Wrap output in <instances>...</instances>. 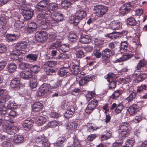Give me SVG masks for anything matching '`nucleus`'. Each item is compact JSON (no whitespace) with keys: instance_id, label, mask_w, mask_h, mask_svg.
<instances>
[{"instance_id":"1","label":"nucleus","mask_w":147,"mask_h":147,"mask_svg":"<svg viewBox=\"0 0 147 147\" xmlns=\"http://www.w3.org/2000/svg\"><path fill=\"white\" fill-rule=\"evenodd\" d=\"M87 15L86 11L82 9H79L70 18L69 22L75 26L77 25L80 21L85 18Z\"/></svg>"},{"instance_id":"2","label":"nucleus","mask_w":147,"mask_h":147,"mask_svg":"<svg viewBox=\"0 0 147 147\" xmlns=\"http://www.w3.org/2000/svg\"><path fill=\"white\" fill-rule=\"evenodd\" d=\"M108 7L102 5H96L94 6V12L98 17H102L105 15L108 10Z\"/></svg>"},{"instance_id":"3","label":"nucleus","mask_w":147,"mask_h":147,"mask_svg":"<svg viewBox=\"0 0 147 147\" xmlns=\"http://www.w3.org/2000/svg\"><path fill=\"white\" fill-rule=\"evenodd\" d=\"M35 38L38 42L43 43L48 39V35L45 31H37L35 33Z\"/></svg>"},{"instance_id":"4","label":"nucleus","mask_w":147,"mask_h":147,"mask_svg":"<svg viewBox=\"0 0 147 147\" xmlns=\"http://www.w3.org/2000/svg\"><path fill=\"white\" fill-rule=\"evenodd\" d=\"M49 1L48 0H42L38 3L36 5V8L37 11H49L47 9L49 4Z\"/></svg>"},{"instance_id":"5","label":"nucleus","mask_w":147,"mask_h":147,"mask_svg":"<svg viewBox=\"0 0 147 147\" xmlns=\"http://www.w3.org/2000/svg\"><path fill=\"white\" fill-rule=\"evenodd\" d=\"M135 7V6L131 5L130 3H126L120 8V12L122 15H124L129 12L130 10L134 9Z\"/></svg>"},{"instance_id":"6","label":"nucleus","mask_w":147,"mask_h":147,"mask_svg":"<svg viewBox=\"0 0 147 147\" xmlns=\"http://www.w3.org/2000/svg\"><path fill=\"white\" fill-rule=\"evenodd\" d=\"M49 92V88L48 85L46 83L42 84L38 89L37 93L38 96H41L46 94Z\"/></svg>"},{"instance_id":"7","label":"nucleus","mask_w":147,"mask_h":147,"mask_svg":"<svg viewBox=\"0 0 147 147\" xmlns=\"http://www.w3.org/2000/svg\"><path fill=\"white\" fill-rule=\"evenodd\" d=\"M98 105V101L94 99L89 102L85 110L86 112L88 114H90L95 109Z\"/></svg>"},{"instance_id":"8","label":"nucleus","mask_w":147,"mask_h":147,"mask_svg":"<svg viewBox=\"0 0 147 147\" xmlns=\"http://www.w3.org/2000/svg\"><path fill=\"white\" fill-rule=\"evenodd\" d=\"M137 92H131L126 98L125 99V105L126 107H128L132 104V102L136 98Z\"/></svg>"},{"instance_id":"9","label":"nucleus","mask_w":147,"mask_h":147,"mask_svg":"<svg viewBox=\"0 0 147 147\" xmlns=\"http://www.w3.org/2000/svg\"><path fill=\"white\" fill-rule=\"evenodd\" d=\"M74 62H73L71 66V69H70V71L72 74L75 75L78 74L80 71V66L79 61H74Z\"/></svg>"},{"instance_id":"10","label":"nucleus","mask_w":147,"mask_h":147,"mask_svg":"<svg viewBox=\"0 0 147 147\" xmlns=\"http://www.w3.org/2000/svg\"><path fill=\"white\" fill-rule=\"evenodd\" d=\"M134 75L136 76V78L134 79V81L136 83H139L147 78V74H146L140 73V71L137 72L136 70L135 71Z\"/></svg>"},{"instance_id":"11","label":"nucleus","mask_w":147,"mask_h":147,"mask_svg":"<svg viewBox=\"0 0 147 147\" xmlns=\"http://www.w3.org/2000/svg\"><path fill=\"white\" fill-rule=\"evenodd\" d=\"M33 124L34 123L31 119L26 120L23 121L22 127L25 130L29 131L31 129Z\"/></svg>"},{"instance_id":"12","label":"nucleus","mask_w":147,"mask_h":147,"mask_svg":"<svg viewBox=\"0 0 147 147\" xmlns=\"http://www.w3.org/2000/svg\"><path fill=\"white\" fill-rule=\"evenodd\" d=\"M71 66V65H69L67 66H63L61 68L58 72V75L61 76L63 77L67 74H69L70 72V67Z\"/></svg>"},{"instance_id":"13","label":"nucleus","mask_w":147,"mask_h":147,"mask_svg":"<svg viewBox=\"0 0 147 147\" xmlns=\"http://www.w3.org/2000/svg\"><path fill=\"white\" fill-rule=\"evenodd\" d=\"M34 12L32 9H24L22 12V15L24 18L27 19L29 20L31 19L33 16Z\"/></svg>"},{"instance_id":"14","label":"nucleus","mask_w":147,"mask_h":147,"mask_svg":"<svg viewBox=\"0 0 147 147\" xmlns=\"http://www.w3.org/2000/svg\"><path fill=\"white\" fill-rule=\"evenodd\" d=\"M28 46L27 42L25 41H20L16 43L15 48L17 50H22L26 48Z\"/></svg>"},{"instance_id":"15","label":"nucleus","mask_w":147,"mask_h":147,"mask_svg":"<svg viewBox=\"0 0 147 147\" xmlns=\"http://www.w3.org/2000/svg\"><path fill=\"white\" fill-rule=\"evenodd\" d=\"M123 105L122 104L120 103L117 105L116 103H114L112 105L110 109L111 110H113L115 108H116L115 109V111L118 114L121 112L123 109Z\"/></svg>"},{"instance_id":"16","label":"nucleus","mask_w":147,"mask_h":147,"mask_svg":"<svg viewBox=\"0 0 147 147\" xmlns=\"http://www.w3.org/2000/svg\"><path fill=\"white\" fill-rule=\"evenodd\" d=\"M110 27L112 30H117L121 28L122 24L121 23L116 21L111 22L109 24Z\"/></svg>"},{"instance_id":"17","label":"nucleus","mask_w":147,"mask_h":147,"mask_svg":"<svg viewBox=\"0 0 147 147\" xmlns=\"http://www.w3.org/2000/svg\"><path fill=\"white\" fill-rule=\"evenodd\" d=\"M42 13L39 14L37 16V19L39 21H40L43 19L47 18L51 16V13L48 11H40Z\"/></svg>"},{"instance_id":"18","label":"nucleus","mask_w":147,"mask_h":147,"mask_svg":"<svg viewBox=\"0 0 147 147\" xmlns=\"http://www.w3.org/2000/svg\"><path fill=\"white\" fill-rule=\"evenodd\" d=\"M20 76L24 79L29 80L32 77L31 73L28 71H24L21 72L20 74Z\"/></svg>"},{"instance_id":"19","label":"nucleus","mask_w":147,"mask_h":147,"mask_svg":"<svg viewBox=\"0 0 147 147\" xmlns=\"http://www.w3.org/2000/svg\"><path fill=\"white\" fill-rule=\"evenodd\" d=\"M7 133L10 135H13L18 131L19 129L14 126H8L6 128Z\"/></svg>"},{"instance_id":"20","label":"nucleus","mask_w":147,"mask_h":147,"mask_svg":"<svg viewBox=\"0 0 147 147\" xmlns=\"http://www.w3.org/2000/svg\"><path fill=\"white\" fill-rule=\"evenodd\" d=\"M20 80L19 78H15L12 80L10 82V86L12 88H18L20 87Z\"/></svg>"},{"instance_id":"21","label":"nucleus","mask_w":147,"mask_h":147,"mask_svg":"<svg viewBox=\"0 0 147 147\" xmlns=\"http://www.w3.org/2000/svg\"><path fill=\"white\" fill-rule=\"evenodd\" d=\"M92 77L90 76H86L83 79H80L78 81L79 84L80 86H83L85 85L88 82L91 80Z\"/></svg>"},{"instance_id":"22","label":"nucleus","mask_w":147,"mask_h":147,"mask_svg":"<svg viewBox=\"0 0 147 147\" xmlns=\"http://www.w3.org/2000/svg\"><path fill=\"white\" fill-rule=\"evenodd\" d=\"M18 34H19L18 33L16 34H7L6 35V38L7 40L10 42L15 41L18 38Z\"/></svg>"},{"instance_id":"23","label":"nucleus","mask_w":147,"mask_h":147,"mask_svg":"<svg viewBox=\"0 0 147 147\" xmlns=\"http://www.w3.org/2000/svg\"><path fill=\"white\" fill-rule=\"evenodd\" d=\"M49 40L51 42L56 40H60L62 39V37L59 33H56L54 34H50L49 36Z\"/></svg>"},{"instance_id":"24","label":"nucleus","mask_w":147,"mask_h":147,"mask_svg":"<svg viewBox=\"0 0 147 147\" xmlns=\"http://www.w3.org/2000/svg\"><path fill=\"white\" fill-rule=\"evenodd\" d=\"M38 54L31 53L26 55V60L31 62H33L37 61Z\"/></svg>"},{"instance_id":"25","label":"nucleus","mask_w":147,"mask_h":147,"mask_svg":"<svg viewBox=\"0 0 147 147\" xmlns=\"http://www.w3.org/2000/svg\"><path fill=\"white\" fill-rule=\"evenodd\" d=\"M80 42L83 44H87L91 42V39L89 36L87 35H82L80 38Z\"/></svg>"},{"instance_id":"26","label":"nucleus","mask_w":147,"mask_h":147,"mask_svg":"<svg viewBox=\"0 0 147 147\" xmlns=\"http://www.w3.org/2000/svg\"><path fill=\"white\" fill-rule=\"evenodd\" d=\"M133 57L132 54H127L122 56L121 57L115 61V63L122 62L131 58L132 57Z\"/></svg>"},{"instance_id":"27","label":"nucleus","mask_w":147,"mask_h":147,"mask_svg":"<svg viewBox=\"0 0 147 147\" xmlns=\"http://www.w3.org/2000/svg\"><path fill=\"white\" fill-rule=\"evenodd\" d=\"M43 107L42 104L39 102H34L32 107L33 111L36 112L40 111L42 109Z\"/></svg>"},{"instance_id":"28","label":"nucleus","mask_w":147,"mask_h":147,"mask_svg":"<svg viewBox=\"0 0 147 147\" xmlns=\"http://www.w3.org/2000/svg\"><path fill=\"white\" fill-rule=\"evenodd\" d=\"M24 26V23L23 21L21 22L20 20H17L15 23L14 24V30L15 32H16L18 34H19V29L22 28Z\"/></svg>"},{"instance_id":"29","label":"nucleus","mask_w":147,"mask_h":147,"mask_svg":"<svg viewBox=\"0 0 147 147\" xmlns=\"http://www.w3.org/2000/svg\"><path fill=\"white\" fill-rule=\"evenodd\" d=\"M138 106L136 104H133L129 107L127 111L130 115L136 113L138 111Z\"/></svg>"},{"instance_id":"30","label":"nucleus","mask_w":147,"mask_h":147,"mask_svg":"<svg viewBox=\"0 0 147 147\" xmlns=\"http://www.w3.org/2000/svg\"><path fill=\"white\" fill-rule=\"evenodd\" d=\"M112 54L111 50L106 48L102 51V57L104 59H108L111 56Z\"/></svg>"},{"instance_id":"31","label":"nucleus","mask_w":147,"mask_h":147,"mask_svg":"<svg viewBox=\"0 0 147 147\" xmlns=\"http://www.w3.org/2000/svg\"><path fill=\"white\" fill-rule=\"evenodd\" d=\"M64 114V116L67 119L71 117L75 112V109L73 107H71Z\"/></svg>"},{"instance_id":"32","label":"nucleus","mask_w":147,"mask_h":147,"mask_svg":"<svg viewBox=\"0 0 147 147\" xmlns=\"http://www.w3.org/2000/svg\"><path fill=\"white\" fill-rule=\"evenodd\" d=\"M129 123L126 121L122 123L119 127L118 131H124L129 130Z\"/></svg>"},{"instance_id":"33","label":"nucleus","mask_w":147,"mask_h":147,"mask_svg":"<svg viewBox=\"0 0 147 147\" xmlns=\"http://www.w3.org/2000/svg\"><path fill=\"white\" fill-rule=\"evenodd\" d=\"M7 69L10 73H13L17 69L16 64L13 63H11L7 65Z\"/></svg>"},{"instance_id":"34","label":"nucleus","mask_w":147,"mask_h":147,"mask_svg":"<svg viewBox=\"0 0 147 147\" xmlns=\"http://www.w3.org/2000/svg\"><path fill=\"white\" fill-rule=\"evenodd\" d=\"M41 28L43 29H46L50 26V21L47 19H45L41 21L40 23Z\"/></svg>"},{"instance_id":"35","label":"nucleus","mask_w":147,"mask_h":147,"mask_svg":"<svg viewBox=\"0 0 147 147\" xmlns=\"http://www.w3.org/2000/svg\"><path fill=\"white\" fill-rule=\"evenodd\" d=\"M74 140L73 144L75 147H83L81 144V141L78 139L77 135H74L73 137Z\"/></svg>"},{"instance_id":"36","label":"nucleus","mask_w":147,"mask_h":147,"mask_svg":"<svg viewBox=\"0 0 147 147\" xmlns=\"http://www.w3.org/2000/svg\"><path fill=\"white\" fill-rule=\"evenodd\" d=\"M47 118V116L45 115L40 116L36 122V124L38 126L42 125L46 121Z\"/></svg>"},{"instance_id":"37","label":"nucleus","mask_w":147,"mask_h":147,"mask_svg":"<svg viewBox=\"0 0 147 147\" xmlns=\"http://www.w3.org/2000/svg\"><path fill=\"white\" fill-rule=\"evenodd\" d=\"M147 90V85L146 84H142L138 86L137 88V92L142 93Z\"/></svg>"},{"instance_id":"38","label":"nucleus","mask_w":147,"mask_h":147,"mask_svg":"<svg viewBox=\"0 0 147 147\" xmlns=\"http://www.w3.org/2000/svg\"><path fill=\"white\" fill-rule=\"evenodd\" d=\"M126 22L128 25L132 26H136L137 23L135 18L132 17H130L129 18L127 19Z\"/></svg>"},{"instance_id":"39","label":"nucleus","mask_w":147,"mask_h":147,"mask_svg":"<svg viewBox=\"0 0 147 147\" xmlns=\"http://www.w3.org/2000/svg\"><path fill=\"white\" fill-rule=\"evenodd\" d=\"M7 109L12 110L16 108V105L13 99H11L8 101V102L7 105Z\"/></svg>"},{"instance_id":"40","label":"nucleus","mask_w":147,"mask_h":147,"mask_svg":"<svg viewBox=\"0 0 147 147\" xmlns=\"http://www.w3.org/2000/svg\"><path fill=\"white\" fill-rule=\"evenodd\" d=\"M58 7V5L55 3H49L47 5V9L50 11V10L54 11L56 10Z\"/></svg>"},{"instance_id":"41","label":"nucleus","mask_w":147,"mask_h":147,"mask_svg":"<svg viewBox=\"0 0 147 147\" xmlns=\"http://www.w3.org/2000/svg\"><path fill=\"white\" fill-rule=\"evenodd\" d=\"M24 138L22 135H16L14 138L13 141L15 143H21L24 140Z\"/></svg>"},{"instance_id":"42","label":"nucleus","mask_w":147,"mask_h":147,"mask_svg":"<svg viewBox=\"0 0 147 147\" xmlns=\"http://www.w3.org/2000/svg\"><path fill=\"white\" fill-rule=\"evenodd\" d=\"M119 136L121 138H125L128 137L129 135L130 131L129 130L124 131H118Z\"/></svg>"},{"instance_id":"43","label":"nucleus","mask_w":147,"mask_h":147,"mask_svg":"<svg viewBox=\"0 0 147 147\" xmlns=\"http://www.w3.org/2000/svg\"><path fill=\"white\" fill-rule=\"evenodd\" d=\"M61 43V40H56L55 42L52 43L50 45V48L52 49H59Z\"/></svg>"},{"instance_id":"44","label":"nucleus","mask_w":147,"mask_h":147,"mask_svg":"<svg viewBox=\"0 0 147 147\" xmlns=\"http://www.w3.org/2000/svg\"><path fill=\"white\" fill-rule=\"evenodd\" d=\"M128 44L126 41L122 42L120 47V51L121 52L123 53L127 50Z\"/></svg>"},{"instance_id":"45","label":"nucleus","mask_w":147,"mask_h":147,"mask_svg":"<svg viewBox=\"0 0 147 147\" xmlns=\"http://www.w3.org/2000/svg\"><path fill=\"white\" fill-rule=\"evenodd\" d=\"M107 40H105L103 38H96L94 40L95 44L97 46H100L103 44L104 43H106Z\"/></svg>"},{"instance_id":"46","label":"nucleus","mask_w":147,"mask_h":147,"mask_svg":"<svg viewBox=\"0 0 147 147\" xmlns=\"http://www.w3.org/2000/svg\"><path fill=\"white\" fill-rule=\"evenodd\" d=\"M54 18L58 22L61 21L63 20V16L62 14L57 12H55L54 13Z\"/></svg>"},{"instance_id":"47","label":"nucleus","mask_w":147,"mask_h":147,"mask_svg":"<svg viewBox=\"0 0 147 147\" xmlns=\"http://www.w3.org/2000/svg\"><path fill=\"white\" fill-rule=\"evenodd\" d=\"M134 86L127 85L124 89V92L127 94H130L132 92H136V91L134 89Z\"/></svg>"},{"instance_id":"48","label":"nucleus","mask_w":147,"mask_h":147,"mask_svg":"<svg viewBox=\"0 0 147 147\" xmlns=\"http://www.w3.org/2000/svg\"><path fill=\"white\" fill-rule=\"evenodd\" d=\"M107 81L109 82V87L110 89L114 88L116 87L117 85V81L116 80H108Z\"/></svg>"},{"instance_id":"49","label":"nucleus","mask_w":147,"mask_h":147,"mask_svg":"<svg viewBox=\"0 0 147 147\" xmlns=\"http://www.w3.org/2000/svg\"><path fill=\"white\" fill-rule=\"evenodd\" d=\"M21 52L18 53L17 52L16 53L12 52L11 54L10 57L11 59L14 60H17L19 59L18 56L20 55L21 54Z\"/></svg>"},{"instance_id":"50","label":"nucleus","mask_w":147,"mask_h":147,"mask_svg":"<svg viewBox=\"0 0 147 147\" xmlns=\"http://www.w3.org/2000/svg\"><path fill=\"white\" fill-rule=\"evenodd\" d=\"M59 49L63 52L67 51L69 49V45L68 44H64L61 45V43Z\"/></svg>"},{"instance_id":"51","label":"nucleus","mask_w":147,"mask_h":147,"mask_svg":"<svg viewBox=\"0 0 147 147\" xmlns=\"http://www.w3.org/2000/svg\"><path fill=\"white\" fill-rule=\"evenodd\" d=\"M68 38L69 41L75 42L76 40L77 37L74 33L70 32L68 34Z\"/></svg>"},{"instance_id":"52","label":"nucleus","mask_w":147,"mask_h":147,"mask_svg":"<svg viewBox=\"0 0 147 147\" xmlns=\"http://www.w3.org/2000/svg\"><path fill=\"white\" fill-rule=\"evenodd\" d=\"M30 87L31 88H36L37 86V80L35 78H32L30 81Z\"/></svg>"},{"instance_id":"53","label":"nucleus","mask_w":147,"mask_h":147,"mask_svg":"<svg viewBox=\"0 0 147 147\" xmlns=\"http://www.w3.org/2000/svg\"><path fill=\"white\" fill-rule=\"evenodd\" d=\"M8 109L5 106L0 107V115H4L8 112Z\"/></svg>"},{"instance_id":"54","label":"nucleus","mask_w":147,"mask_h":147,"mask_svg":"<svg viewBox=\"0 0 147 147\" xmlns=\"http://www.w3.org/2000/svg\"><path fill=\"white\" fill-rule=\"evenodd\" d=\"M40 69V66L38 65H34L32 66L30 68L31 71L34 73H38Z\"/></svg>"},{"instance_id":"55","label":"nucleus","mask_w":147,"mask_h":147,"mask_svg":"<svg viewBox=\"0 0 147 147\" xmlns=\"http://www.w3.org/2000/svg\"><path fill=\"white\" fill-rule=\"evenodd\" d=\"M135 142L134 139L133 138H130L127 140L125 144L126 147H132Z\"/></svg>"},{"instance_id":"56","label":"nucleus","mask_w":147,"mask_h":147,"mask_svg":"<svg viewBox=\"0 0 147 147\" xmlns=\"http://www.w3.org/2000/svg\"><path fill=\"white\" fill-rule=\"evenodd\" d=\"M146 62L144 60H140L137 64L136 67V70H139L143 67L146 64Z\"/></svg>"},{"instance_id":"57","label":"nucleus","mask_w":147,"mask_h":147,"mask_svg":"<svg viewBox=\"0 0 147 147\" xmlns=\"http://www.w3.org/2000/svg\"><path fill=\"white\" fill-rule=\"evenodd\" d=\"M30 66V64L25 63L21 62L19 64L20 69H25L28 68Z\"/></svg>"},{"instance_id":"58","label":"nucleus","mask_w":147,"mask_h":147,"mask_svg":"<svg viewBox=\"0 0 147 147\" xmlns=\"http://www.w3.org/2000/svg\"><path fill=\"white\" fill-rule=\"evenodd\" d=\"M62 81L61 80H58L57 82L52 84L51 86L52 89H55L60 86L61 85Z\"/></svg>"},{"instance_id":"59","label":"nucleus","mask_w":147,"mask_h":147,"mask_svg":"<svg viewBox=\"0 0 147 147\" xmlns=\"http://www.w3.org/2000/svg\"><path fill=\"white\" fill-rule=\"evenodd\" d=\"M58 123L56 121H50L47 124V127L54 128L59 125Z\"/></svg>"},{"instance_id":"60","label":"nucleus","mask_w":147,"mask_h":147,"mask_svg":"<svg viewBox=\"0 0 147 147\" xmlns=\"http://www.w3.org/2000/svg\"><path fill=\"white\" fill-rule=\"evenodd\" d=\"M120 80L122 82V83L127 84L131 81V79L129 76H127L124 78H120Z\"/></svg>"},{"instance_id":"61","label":"nucleus","mask_w":147,"mask_h":147,"mask_svg":"<svg viewBox=\"0 0 147 147\" xmlns=\"http://www.w3.org/2000/svg\"><path fill=\"white\" fill-rule=\"evenodd\" d=\"M11 142L12 139L11 138L9 137H8L5 141L3 142V144L5 146H10L12 145Z\"/></svg>"},{"instance_id":"62","label":"nucleus","mask_w":147,"mask_h":147,"mask_svg":"<svg viewBox=\"0 0 147 147\" xmlns=\"http://www.w3.org/2000/svg\"><path fill=\"white\" fill-rule=\"evenodd\" d=\"M8 20L3 17H0V24L3 26H5L7 23Z\"/></svg>"},{"instance_id":"63","label":"nucleus","mask_w":147,"mask_h":147,"mask_svg":"<svg viewBox=\"0 0 147 147\" xmlns=\"http://www.w3.org/2000/svg\"><path fill=\"white\" fill-rule=\"evenodd\" d=\"M95 92L94 91H88L86 94V97L88 100L92 98L94 96Z\"/></svg>"},{"instance_id":"64","label":"nucleus","mask_w":147,"mask_h":147,"mask_svg":"<svg viewBox=\"0 0 147 147\" xmlns=\"http://www.w3.org/2000/svg\"><path fill=\"white\" fill-rule=\"evenodd\" d=\"M42 147H49L50 146V143L48 140L45 138L43 139L42 142Z\"/></svg>"}]
</instances>
